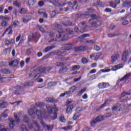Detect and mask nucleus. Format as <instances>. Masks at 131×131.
Returning <instances> with one entry per match:
<instances>
[{"label": "nucleus", "instance_id": "nucleus-1", "mask_svg": "<svg viewBox=\"0 0 131 131\" xmlns=\"http://www.w3.org/2000/svg\"><path fill=\"white\" fill-rule=\"evenodd\" d=\"M36 105L41 109L40 111L36 110V114L38 119L41 120L43 117L46 118V114H47L46 110L43 108L45 106V103L43 102H36Z\"/></svg>", "mask_w": 131, "mask_h": 131}, {"label": "nucleus", "instance_id": "nucleus-2", "mask_svg": "<svg viewBox=\"0 0 131 131\" xmlns=\"http://www.w3.org/2000/svg\"><path fill=\"white\" fill-rule=\"evenodd\" d=\"M14 118H15V120H13L11 118H9V121H10L9 123V127L11 129H13L14 126L18 125V123L20 122V119L18 118L16 114H14Z\"/></svg>", "mask_w": 131, "mask_h": 131}, {"label": "nucleus", "instance_id": "nucleus-3", "mask_svg": "<svg viewBox=\"0 0 131 131\" xmlns=\"http://www.w3.org/2000/svg\"><path fill=\"white\" fill-rule=\"evenodd\" d=\"M48 113L49 114H51V117L52 119V120H55V119H57V113L56 112L57 111V108L53 107V108L54 109L55 112L52 114V112H53V110H52V107L50 106V105H47L46 106Z\"/></svg>", "mask_w": 131, "mask_h": 131}, {"label": "nucleus", "instance_id": "nucleus-4", "mask_svg": "<svg viewBox=\"0 0 131 131\" xmlns=\"http://www.w3.org/2000/svg\"><path fill=\"white\" fill-rule=\"evenodd\" d=\"M66 105L67 106L66 109L67 114H71V113H72V109H73V104H72V101L67 100Z\"/></svg>", "mask_w": 131, "mask_h": 131}, {"label": "nucleus", "instance_id": "nucleus-5", "mask_svg": "<svg viewBox=\"0 0 131 131\" xmlns=\"http://www.w3.org/2000/svg\"><path fill=\"white\" fill-rule=\"evenodd\" d=\"M56 56H58L59 57H63V56H66L67 55V52L66 51H61L57 50L55 51Z\"/></svg>", "mask_w": 131, "mask_h": 131}, {"label": "nucleus", "instance_id": "nucleus-6", "mask_svg": "<svg viewBox=\"0 0 131 131\" xmlns=\"http://www.w3.org/2000/svg\"><path fill=\"white\" fill-rule=\"evenodd\" d=\"M73 46L72 44L70 43L64 44L63 45L62 49L64 51H71Z\"/></svg>", "mask_w": 131, "mask_h": 131}, {"label": "nucleus", "instance_id": "nucleus-7", "mask_svg": "<svg viewBox=\"0 0 131 131\" xmlns=\"http://www.w3.org/2000/svg\"><path fill=\"white\" fill-rule=\"evenodd\" d=\"M101 24H102V21L101 20H99L96 21H93L91 23V26H92V27H95V28H97V27L100 26Z\"/></svg>", "mask_w": 131, "mask_h": 131}, {"label": "nucleus", "instance_id": "nucleus-8", "mask_svg": "<svg viewBox=\"0 0 131 131\" xmlns=\"http://www.w3.org/2000/svg\"><path fill=\"white\" fill-rule=\"evenodd\" d=\"M74 49L75 53H78L79 52H82V51H85L86 47L85 46H80L79 47H75Z\"/></svg>", "mask_w": 131, "mask_h": 131}, {"label": "nucleus", "instance_id": "nucleus-9", "mask_svg": "<svg viewBox=\"0 0 131 131\" xmlns=\"http://www.w3.org/2000/svg\"><path fill=\"white\" fill-rule=\"evenodd\" d=\"M16 89V91L14 92L15 95H22V94H24V93H23V87H21V86H17Z\"/></svg>", "mask_w": 131, "mask_h": 131}, {"label": "nucleus", "instance_id": "nucleus-10", "mask_svg": "<svg viewBox=\"0 0 131 131\" xmlns=\"http://www.w3.org/2000/svg\"><path fill=\"white\" fill-rule=\"evenodd\" d=\"M18 64H19V61L17 59H15L9 62V66H11L12 67H16L18 66Z\"/></svg>", "mask_w": 131, "mask_h": 131}, {"label": "nucleus", "instance_id": "nucleus-11", "mask_svg": "<svg viewBox=\"0 0 131 131\" xmlns=\"http://www.w3.org/2000/svg\"><path fill=\"white\" fill-rule=\"evenodd\" d=\"M40 123H41V125H42V126L47 130H52V129H53V126H49V125L46 124V123H45V122H43V121H41Z\"/></svg>", "mask_w": 131, "mask_h": 131}, {"label": "nucleus", "instance_id": "nucleus-12", "mask_svg": "<svg viewBox=\"0 0 131 131\" xmlns=\"http://www.w3.org/2000/svg\"><path fill=\"white\" fill-rule=\"evenodd\" d=\"M52 70L51 67L43 68L40 69L39 71L41 73H47V72H50Z\"/></svg>", "mask_w": 131, "mask_h": 131}, {"label": "nucleus", "instance_id": "nucleus-13", "mask_svg": "<svg viewBox=\"0 0 131 131\" xmlns=\"http://www.w3.org/2000/svg\"><path fill=\"white\" fill-rule=\"evenodd\" d=\"M98 86L99 89H105L109 86V83L105 82L100 83L98 84Z\"/></svg>", "mask_w": 131, "mask_h": 131}, {"label": "nucleus", "instance_id": "nucleus-14", "mask_svg": "<svg viewBox=\"0 0 131 131\" xmlns=\"http://www.w3.org/2000/svg\"><path fill=\"white\" fill-rule=\"evenodd\" d=\"M118 58H119V54L118 53H115L111 57V61L113 63H114Z\"/></svg>", "mask_w": 131, "mask_h": 131}, {"label": "nucleus", "instance_id": "nucleus-15", "mask_svg": "<svg viewBox=\"0 0 131 131\" xmlns=\"http://www.w3.org/2000/svg\"><path fill=\"white\" fill-rule=\"evenodd\" d=\"M102 55V53H98L97 54H92L91 55H90V58H94V60H98V59H99V58H100V57H101V56Z\"/></svg>", "mask_w": 131, "mask_h": 131}, {"label": "nucleus", "instance_id": "nucleus-16", "mask_svg": "<svg viewBox=\"0 0 131 131\" xmlns=\"http://www.w3.org/2000/svg\"><path fill=\"white\" fill-rule=\"evenodd\" d=\"M18 25H19V23L17 21L13 22V23L12 24V25H11L8 28H7L5 32H8V31L9 30V29H12V28H13V27H17V26H18Z\"/></svg>", "mask_w": 131, "mask_h": 131}, {"label": "nucleus", "instance_id": "nucleus-17", "mask_svg": "<svg viewBox=\"0 0 131 131\" xmlns=\"http://www.w3.org/2000/svg\"><path fill=\"white\" fill-rule=\"evenodd\" d=\"M29 121V119H28V117L26 116H24L23 117V121H24V122H26V123H28L29 127H30V128H32V127H33V123L35 122L34 121L33 122V124L32 125H30L29 124H28V121Z\"/></svg>", "mask_w": 131, "mask_h": 131}, {"label": "nucleus", "instance_id": "nucleus-18", "mask_svg": "<svg viewBox=\"0 0 131 131\" xmlns=\"http://www.w3.org/2000/svg\"><path fill=\"white\" fill-rule=\"evenodd\" d=\"M128 56V51H126L123 52V55H122V61H126V58Z\"/></svg>", "mask_w": 131, "mask_h": 131}, {"label": "nucleus", "instance_id": "nucleus-19", "mask_svg": "<svg viewBox=\"0 0 131 131\" xmlns=\"http://www.w3.org/2000/svg\"><path fill=\"white\" fill-rule=\"evenodd\" d=\"M49 2L53 4V5L56 7H61V4L59 2V0H51Z\"/></svg>", "mask_w": 131, "mask_h": 131}, {"label": "nucleus", "instance_id": "nucleus-20", "mask_svg": "<svg viewBox=\"0 0 131 131\" xmlns=\"http://www.w3.org/2000/svg\"><path fill=\"white\" fill-rule=\"evenodd\" d=\"M131 76V73H128L126 74L122 78L120 79V81H123V80H125V79H127L129 77Z\"/></svg>", "mask_w": 131, "mask_h": 131}, {"label": "nucleus", "instance_id": "nucleus-21", "mask_svg": "<svg viewBox=\"0 0 131 131\" xmlns=\"http://www.w3.org/2000/svg\"><path fill=\"white\" fill-rule=\"evenodd\" d=\"M46 101L47 102H53V103H57L58 102V100L54 99L53 97H47L46 99Z\"/></svg>", "mask_w": 131, "mask_h": 131}, {"label": "nucleus", "instance_id": "nucleus-22", "mask_svg": "<svg viewBox=\"0 0 131 131\" xmlns=\"http://www.w3.org/2000/svg\"><path fill=\"white\" fill-rule=\"evenodd\" d=\"M124 3L123 4V7H124L125 8H130L131 7V2H125V0H124Z\"/></svg>", "mask_w": 131, "mask_h": 131}, {"label": "nucleus", "instance_id": "nucleus-23", "mask_svg": "<svg viewBox=\"0 0 131 131\" xmlns=\"http://www.w3.org/2000/svg\"><path fill=\"white\" fill-rule=\"evenodd\" d=\"M71 94V92L70 91V90L68 91H66L64 93H61L60 95V97H65V96H67L68 97H69V96H70V95Z\"/></svg>", "mask_w": 131, "mask_h": 131}, {"label": "nucleus", "instance_id": "nucleus-24", "mask_svg": "<svg viewBox=\"0 0 131 131\" xmlns=\"http://www.w3.org/2000/svg\"><path fill=\"white\" fill-rule=\"evenodd\" d=\"M28 113H29V115H30L31 116H32V117H33V118H34V117H35V112H34L33 110L29 109Z\"/></svg>", "mask_w": 131, "mask_h": 131}, {"label": "nucleus", "instance_id": "nucleus-25", "mask_svg": "<svg viewBox=\"0 0 131 131\" xmlns=\"http://www.w3.org/2000/svg\"><path fill=\"white\" fill-rule=\"evenodd\" d=\"M97 122L103 121L105 119L104 116H98L96 118Z\"/></svg>", "mask_w": 131, "mask_h": 131}, {"label": "nucleus", "instance_id": "nucleus-26", "mask_svg": "<svg viewBox=\"0 0 131 131\" xmlns=\"http://www.w3.org/2000/svg\"><path fill=\"white\" fill-rule=\"evenodd\" d=\"M30 19H31V16H26L23 18V21L24 23H27L28 21L30 20Z\"/></svg>", "mask_w": 131, "mask_h": 131}, {"label": "nucleus", "instance_id": "nucleus-27", "mask_svg": "<svg viewBox=\"0 0 131 131\" xmlns=\"http://www.w3.org/2000/svg\"><path fill=\"white\" fill-rule=\"evenodd\" d=\"M67 71H68V68H67V67H63L60 68V69L59 71V73H63V72H67Z\"/></svg>", "mask_w": 131, "mask_h": 131}, {"label": "nucleus", "instance_id": "nucleus-28", "mask_svg": "<svg viewBox=\"0 0 131 131\" xmlns=\"http://www.w3.org/2000/svg\"><path fill=\"white\" fill-rule=\"evenodd\" d=\"M7 106H8V103L6 102H3L2 103H0V109L6 108L7 107Z\"/></svg>", "mask_w": 131, "mask_h": 131}, {"label": "nucleus", "instance_id": "nucleus-29", "mask_svg": "<svg viewBox=\"0 0 131 131\" xmlns=\"http://www.w3.org/2000/svg\"><path fill=\"white\" fill-rule=\"evenodd\" d=\"M2 73H4V74H10V73H11V71H10L8 69H2Z\"/></svg>", "mask_w": 131, "mask_h": 131}, {"label": "nucleus", "instance_id": "nucleus-30", "mask_svg": "<svg viewBox=\"0 0 131 131\" xmlns=\"http://www.w3.org/2000/svg\"><path fill=\"white\" fill-rule=\"evenodd\" d=\"M80 68V66L78 65H75L72 67V69L73 71H76L77 70H79Z\"/></svg>", "mask_w": 131, "mask_h": 131}, {"label": "nucleus", "instance_id": "nucleus-31", "mask_svg": "<svg viewBox=\"0 0 131 131\" xmlns=\"http://www.w3.org/2000/svg\"><path fill=\"white\" fill-rule=\"evenodd\" d=\"M97 123H98V121H97L96 119H94L90 122V124L92 126L96 125Z\"/></svg>", "mask_w": 131, "mask_h": 131}, {"label": "nucleus", "instance_id": "nucleus-32", "mask_svg": "<svg viewBox=\"0 0 131 131\" xmlns=\"http://www.w3.org/2000/svg\"><path fill=\"white\" fill-rule=\"evenodd\" d=\"M8 113H9V110L7 109L4 113L2 114V117H4V118H6L8 117Z\"/></svg>", "mask_w": 131, "mask_h": 131}, {"label": "nucleus", "instance_id": "nucleus-33", "mask_svg": "<svg viewBox=\"0 0 131 131\" xmlns=\"http://www.w3.org/2000/svg\"><path fill=\"white\" fill-rule=\"evenodd\" d=\"M61 24H62L64 26H68V25H69V26H74V25H75V24L71 22H69L68 24H66L64 21H62Z\"/></svg>", "mask_w": 131, "mask_h": 131}, {"label": "nucleus", "instance_id": "nucleus-34", "mask_svg": "<svg viewBox=\"0 0 131 131\" xmlns=\"http://www.w3.org/2000/svg\"><path fill=\"white\" fill-rule=\"evenodd\" d=\"M54 27H55V29H56V30H59V29H61V28H62V27L61 26V25H59L57 23H55L54 24Z\"/></svg>", "mask_w": 131, "mask_h": 131}, {"label": "nucleus", "instance_id": "nucleus-35", "mask_svg": "<svg viewBox=\"0 0 131 131\" xmlns=\"http://www.w3.org/2000/svg\"><path fill=\"white\" fill-rule=\"evenodd\" d=\"M14 6H15V7H17L18 8H19V7H21V3L18 2V1H15L13 2Z\"/></svg>", "mask_w": 131, "mask_h": 131}, {"label": "nucleus", "instance_id": "nucleus-36", "mask_svg": "<svg viewBox=\"0 0 131 131\" xmlns=\"http://www.w3.org/2000/svg\"><path fill=\"white\" fill-rule=\"evenodd\" d=\"M52 49H54V47H52V46H48L45 49V53H47L49 52V51H51Z\"/></svg>", "mask_w": 131, "mask_h": 131}, {"label": "nucleus", "instance_id": "nucleus-37", "mask_svg": "<svg viewBox=\"0 0 131 131\" xmlns=\"http://www.w3.org/2000/svg\"><path fill=\"white\" fill-rule=\"evenodd\" d=\"M36 3V0H29L28 4L30 6H33Z\"/></svg>", "mask_w": 131, "mask_h": 131}, {"label": "nucleus", "instance_id": "nucleus-38", "mask_svg": "<svg viewBox=\"0 0 131 131\" xmlns=\"http://www.w3.org/2000/svg\"><path fill=\"white\" fill-rule=\"evenodd\" d=\"M34 84L33 81L28 82L25 83V86H32Z\"/></svg>", "mask_w": 131, "mask_h": 131}, {"label": "nucleus", "instance_id": "nucleus-39", "mask_svg": "<svg viewBox=\"0 0 131 131\" xmlns=\"http://www.w3.org/2000/svg\"><path fill=\"white\" fill-rule=\"evenodd\" d=\"M76 86H73L70 88V91H71V94H72V93H74V92L76 91Z\"/></svg>", "mask_w": 131, "mask_h": 131}, {"label": "nucleus", "instance_id": "nucleus-40", "mask_svg": "<svg viewBox=\"0 0 131 131\" xmlns=\"http://www.w3.org/2000/svg\"><path fill=\"white\" fill-rule=\"evenodd\" d=\"M33 126H35V127H37L38 130L35 131H39V126H38V124H37V122L35 121L33 122Z\"/></svg>", "mask_w": 131, "mask_h": 131}, {"label": "nucleus", "instance_id": "nucleus-41", "mask_svg": "<svg viewBox=\"0 0 131 131\" xmlns=\"http://www.w3.org/2000/svg\"><path fill=\"white\" fill-rule=\"evenodd\" d=\"M39 13L41 15V14H43V18H48V14L46 13V12H41L40 11H39Z\"/></svg>", "mask_w": 131, "mask_h": 131}, {"label": "nucleus", "instance_id": "nucleus-42", "mask_svg": "<svg viewBox=\"0 0 131 131\" xmlns=\"http://www.w3.org/2000/svg\"><path fill=\"white\" fill-rule=\"evenodd\" d=\"M85 91H86V88H84L81 89V91L79 92L78 95L81 96V95H82V94L83 93H84V92H85Z\"/></svg>", "mask_w": 131, "mask_h": 131}, {"label": "nucleus", "instance_id": "nucleus-43", "mask_svg": "<svg viewBox=\"0 0 131 131\" xmlns=\"http://www.w3.org/2000/svg\"><path fill=\"white\" fill-rule=\"evenodd\" d=\"M88 36H90V35L88 34H84L81 36L79 37V39H83V38L88 37Z\"/></svg>", "mask_w": 131, "mask_h": 131}, {"label": "nucleus", "instance_id": "nucleus-44", "mask_svg": "<svg viewBox=\"0 0 131 131\" xmlns=\"http://www.w3.org/2000/svg\"><path fill=\"white\" fill-rule=\"evenodd\" d=\"M21 130L22 131H28L27 129V128L26 127V126L24 124H22L21 125Z\"/></svg>", "mask_w": 131, "mask_h": 131}, {"label": "nucleus", "instance_id": "nucleus-45", "mask_svg": "<svg viewBox=\"0 0 131 131\" xmlns=\"http://www.w3.org/2000/svg\"><path fill=\"white\" fill-rule=\"evenodd\" d=\"M55 55H56V51L50 52L49 54L46 55V57L48 58V57H50V56H55Z\"/></svg>", "mask_w": 131, "mask_h": 131}, {"label": "nucleus", "instance_id": "nucleus-46", "mask_svg": "<svg viewBox=\"0 0 131 131\" xmlns=\"http://www.w3.org/2000/svg\"><path fill=\"white\" fill-rule=\"evenodd\" d=\"M101 74V72H98L95 75H92L91 76L92 79H95L96 77V76H98V75H100Z\"/></svg>", "mask_w": 131, "mask_h": 131}, {"label": "nucleus", "instance_id": "nucleus-47", "mask_svg": "<svg viewBox=\"0 0 131 131\" xmlns=\"http://www.w3.org/2000/svg\"><path fill=\"white\" fill-rule=\"evenodd\" d=\"M112 114H111V113H108L103 115L104 118H109V117H111V116Z\"/></svg>", "mask_w": 131, "mask_h": 131}, {"label": "nucleus", "instance_id": "nucleus-48", "mask_svg": "<svg viewBox=\"0 0 131 131\" xmlns=\"http://www.w3.org/2000/svg\"><path fill=\"white\" fill-rule=\"evenodd\" d=\"M62 33H63V31H61V32L58 31L56 34V37L57 38H60V37H61Z\"/></svg>", "mask_w": 131, "mask_h": 131}, {"label": "nucleus", "instance_id": "nucleus-49", "mask_svg": "<svg viewBox=\"0 0 131 131\" xmlns=\"http://www.w3.org/2000/svg\"><path fill=\"white\" fill-rule=\"evenodd\" d=\"M80 116V114H79V113H77L75 114V115H74L73 117V119H74V120H76L77 117H79Z\"/></svg>", "mask_w": 131, "mask_h": 131}, {"label": "nucleus", "instance_id": "nucleus-50", "mask_svg": "<svg viewBox=\"0 0 131 131\" xmlns=\"http://www.w3.org/2000/svg\"><path fill=\"white\" fill-rule=\"evenodd\" d=\"M27 12V11H26V9H25V8H21L19 12V14H26Z\"/></svg>", "mask_w": 131, "mask_h": 131}, {"label": "nucleus", "instance_id": "nucleus-51", "mask_svg": "<svg viewBox=\"0 0 131 131\" xmlns=\"http://www.w3.org/2000/svg\"><path fill=\"white\" fill-rule=\"evenodd\" d=\"M82 63L83 64H86L89 62L88 59L85 57H83L81 60Z\"/></svg>", "mask_w": 131, "mask_h": 131}, {"label": "nucleus", "instance_id": "nucleus-52", "mask_svg": "<svg viewBox=\"0 0 131 131\" xmlns=\"http://www.w3.org/2000/svg\"><path fill=\"white\" fill-rule=\"evenodd\" d=\"M128 95H130V93H129V92H123L121 94V97H125V96H128Z\"/></svg>", "mask_w": 131, "mask_h": 131}, {"label": "nucleus", "instance_id": "nucleus-53", "mask_svg": "<svg viewBox=\"0 0 131 131\" xmlns=\"http://www.w3.org/2000/svg\"><path fill=\"white\" fill-rule=\"evenodd\" d=\"M74 5L73 6V10H77V1H75L74 2Z\"/></svg>", "mask_w": 131, "mask_h": 131}, {"label": "nucleus", "instance_id": "nucleus-54", "mask_svg": "<svg viewBox=\"0 0 131 131\" xmlns=\"http://www.w3.org/2000/svg\"><path fill=\"white\" fill-rule=\"evenodd\" d=\"M40 76H41V75H40V73H37L34 77V79H38V78H39Z\"/></svg>", "mask_w": 131, "mask_h": 131}, {"label": "nucleus", "instance_id": "nucleus-55", "mask_svg": "<svg viewBox=\"0 0 131 131\" xmlns=\"http://www.w3.org/2000/svg\"><path fill=\"white\" fill-rule=\"evenodd\" d=\"M68 38V34H66L63 35V36L61 38V40L64 41L67 40V39Z\"/></svg>", "mask_w": 131, "mask_h": 131}, {"label": "nucleus", "instance_id": "nucleus-56", "mask_svg": "<svg viewBox=\"0 0 131 131\" xmlns=\"http://www.w3.org/2000/svg\"><path fill=\"white\" fill-rule=\"evenodd\" d=\"M111 103V101L109 99H107L104 102V104H103L104 106H106V105H108V104H110Z\"/></svg>", "mask_w": 131, "mask_h": 131}, {"label": "nucleus", "instance_id": "nucleus-57", "mask_svg": "<svg viewBox=\"0 0 131 131\" xmlns=\"http://www.w3.org/2000/svg\"><path fill=\"white\" fill-rule=\"evenodd\" d=\"M59 120L61 122H66V120L64 117H60L59 118Z\"/></svg>", "mask_w": 131, "mask_h": 131}, {"label": "nucleus", "instance_id": "nucleus-58", "mask_svg": "<svg viewBox=\"0 0 131 131\" xmlns=\"http://www.w3.org/2000/svg\"><path fill=\"white\" fill-rule=\"evenodd\" d=\"M110 6H111V7H112V8H115L116 7L117 5H116V3H115L111 2L110 3Z\"/></svg>", "mask_w": 131, "mask_h": 131}, {"label": "nucleus", "instance_id": "nucleus-59", "mask_svg": "<svg viewBox=\"0 0 131 131\" xmlns=\"http://www.w3.org/2000/svg\"><path fill=\"white\" fill-rule=\"evenodd\" d=\"M50 14L51 15V17H55V16H56V13L55 11H51Z\"/></svg>", "mask_w": 131, "mask_h": 131}, {"label": "nucleus", "instance_id": "nucleus-60", "mask_svg": "<svg viewBox=\"0 0 131 131\" xmlns=\"http://www.w3.org/2000/svg\"><path fill=\"white\" fill-rule=\"evenodd\" d=\"M39 7H42L45 5V3L42 1H39L38 3Z\"/></svg>", "mask_w": 131, "mask_h": 131}, {"label": "nucleus", "instance_id": "nucleus-61", "mask_svg": "<svg viewBox=\"0 0 131 131\" xmlns=\"http://www.w3.org/2000/svg\"><path fill=\"white\" fill-rule=\"evenodd\" d=\"M56 65L57 67L64 66V63H63V62H57Z\"/></svg>", "mask_w": 131, "mask_h": 131}, {"label": "nucleus", "instance_id": "nucleus-62", "mask_svg": "<svg viewBox=\"0 0 131 131\" xmlns=\"http://www.w3.org/2000/svg\"><path fill=\"white\" fill-rule=\"evenodd\" d=\"M71 128H72V126H68L67 127H64L63 129H64L65 130H68L69 129H71Z\"/></svg>", "mask_w": 131, "mask_h": 131}, {"label": "nucleus", "instance_id": "nucleus-63", "mask_svg": "<svg viewBox=\"0 0 131 131\" xmlns=\"http://www.w3.org/2000/svg\"><path fill=\"white\" fill-rule=\"evenodd\" d=\"M94 50L95 51H100V47L97 45H95L94 47Z\"/></svg>", "mask_w": 131, "mask_h": 131}, {"label": "nucleus", "instance_id": "nucleus-64", "mask_svg": "<svg viewBox=\"0 0 131 131\" xmlns=\"http://www.w3.org/2000/svg\"><path fill=\"white\" fill-rule=\"evenodd\" d=\"M0 131H10V129H9L8 128H2V129H0Z\"/></svg>", "mask_w": 131, "mask_h": 131}]
</instances>
